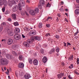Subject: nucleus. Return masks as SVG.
Instances as JSON below:
<instances>
[{"instance_id":"27","label":"nucleus","mask_w":79,"mask_h":79,"mask_svg":"<svg viewBox=\"0 0 79 79\" xmlns=\"http://www.w3.org/2000/svg\"><path fill=\"white\" fill-rule=\"evenodd\" d=\"M69 69H72V68H74V65H73V64H71L69 66Z\"/></svg>"},{"instance_id":"56","label":"nucleus","mask_w":79,"mask_h":79,"mask_svg":"<svg viewBox=\"0 0 79 79\" xmlns=\"http://www.w3.org/2000/svg\"><path fill=\"white\" fill-rule=\"evenodd\" d=\"M48 18L49 19H52V17H48Z\"/></svg>"},{"instance_id":"63","label":"nucleus","mask_w":79,"mask_h":79,"mask_svg":"<svg viewBox=\"0 0 79 79\" xmlns=\"http://www.w3.org/2000/svg\"><path fill=\"white\" fill-rule=\"evenodd\" d=\"M4 70H6V67H4Z\"/></svg>"},{"instance_id":"32","label":"nucleus","mask_w":79,"mask_h":79,"mask_svg":"<svg viewBox=\"0 0 79 79\" xmlns=\"http://www.w3.org/2000/svg\"><path fill=\"white\" fill-rule=\"evenodd\" d=\"M1 26H2V27H3V26H6V23H5L3 22L1 24Z\"/></svg>"},{"instance_id":"64","label":"nucleus","mask_w":79,"mask_h":79,"mask_svg":"<svg viewBox=\"0 0 79 79\" xmlns=\"http://www.w3.org/2000/svg\"><path fill=\"white\" fill-rule=\"evenodd\" d=\"M44 46L45 47H47V44H44Z\"/></svg>"},{"instance_id":"23","label":"nucleus","mask_w":79,"mask_h":79,"mask_svg":"<svg viewBox=\"0 0 79 79\" xmlns=\"http://www.w3.org/2000/svg\"><path fill=\"white\" fill-rule=\"evenodd\" d=\"M29 63H30V64H32V60L31 58H29L28 59Z\"/></svg>"},{"instance_id":"16","label":"nucleus","mask_w":79,"mask_h":79,"mask_svg":"<svg viewBox=\"0 0 79 79\" xmlns=\"http://www.w3.org/2000/svg\"><path fill=\"white\" fill-rule=\"evenodd\" d=\"M33 64L35 66H37L38 65V64H39V62H38V60L37 59H35L33 60Z\"/></svg>"},{"instance_id":"18","label":"nucleus","mask_w":79,"mask_h":79,"mask_svg":"<svg viewBox=\"0 0 79 79\" xmlns=\"http://www.w3.org/2000/svg\"><path fill=\"white\" fill-rule=\"evenodd\" d=\"M47 61V58L46 57H44L43 58V62L45 63Z\"/></svg>"},{"instance_id":"26","label":"nucleus","mask_w":79,"mask_h":79,"mask_svg":"<svg viewBox=\"0 0 79 79\" xmlns=\"http://www.w3.org/2000/svg\"><path fill=\"white\" fill-rule=\"evenodd\" d=\"M12 54H14V56H18V54H17L14 51H12Z\"/></svg>"},{"instance_id":"57","label":"nucleus","mask_w":79,"mask_h":79,"mask_svg":"<svg viewBox=\"0 0 79 79\" xmlns=\"http://www.w3.org/2000/svg\"><path fill=\"white\" fill-rule=\"evenodd\" d=\"M65 21H66V22H67V23H68V20H67V19H66V18H65Z\"/></svg>"},{"instance_id":"36","label":"nucleus","mask_w":79,"mask_h":79,"mask_svg":"<svg viewBox=\"0 0 79 79\" xmlns=\"http://www.w3.org/2000/svg\"><path fill=\"white\" fill-rule=\"evenodd\" d=\"M68 77L69 79H73V78L71 77V75H69L68 76Z\"/></svg>"},{"instance_id":"43","label":"nucleus","mask_w":79,"mask_h":79,"mask_svg":"<svg viewBox=\"0 0 79 79\" xmlns=\"http://www.w3.org/2000/svg\"><path fill=\"white\" fill-rule=\"evenodd\" d=\"M59 10L60 11H64V10H63V8H62V7L59 9Z\"/></svg>"},{"instance_id":"35","label":"nucleus","mask_w":79,"mask_h":79,"mask_svg":"<svg viewBox=\"0 0 79 79\" xmlns=\"http://www.w3.org/2000/svg\"><path fill=\"white\" fill-rule=\"evenodd\" d=\"M46 26L47 27H50V24H46Z\"/></svg>"},{"instance_id":"51","label":"nucleus","mask_w":79,"mask_h":79,"mask_svg":"<svg viewBox=\"0 0 79 79\" xmlns=\"http://www.w3.org/2000/svg\"><path fill=\"white\" fill-rule=\"evenodd\" d=\"M22 36L23 39H24V38H25V37H26V36L23 34H22Z\"/></svg>"},{"instance_id":"8","label":"nucleus","mask_w":79,"mask_h":79,"mask_svg":"<svg viewBox=\"0 0 79 79\" xmlns=\"http://www.w3.org/2000/svg\"><path fill=\"white\" fill-rule=\"evenodd\" d=\"M29 35L30 36L34 35L36 34V31L35 30H31L30 32L28 33Z\"/></svg>"},{"instance_id":"44","label":"nucleus","mask_w":79,"mask_h":79,"mask_svg":"<svg viewBox=\"0 0 79 79\" xmlns=\"http://www.w3.org/2000/svg\"><path fill=\"white\" fill-rule=\"evenodd\" d=\"M21 14L22 15V16L24 15V12H21Z\"/></svg>"},{"instance_id":"20","label":"nucleus","mask_w":79,"mask_h":79,"mask_svg":"<svg viewBox=\"0 0 79 79\" xmlns=\"http://www.w3.org/2000/svg\"><path fill=\"white\" fill-rule=\"evenodd\" d=\"M40 3L41 5H44L45 4V2L44 0H40Z\"/></svg>"},{"instance_id":"38","label":"nucleus","mask_w":79,"mask_h":79,"mask_svg":"<svg viewBox=\"0 0 79 79\" xmlns=\"http://www.w3.org/2000/svg\"><path fill=\"white\" fill-rule=\"evenodd\" d=\"M3 27L0 26V32H1L3 30Z\"/></svg>"},{"instance_id":"50","label":"nucleus","mask_w":79,"mask_h":79,"mask_svg":"<svg viewBox=\"0 0 79 79\" xmlns=\"http://www.w3.org/2000/svg\"><path fill=\"white\" fill-rule=\"evenodd\" d=\"M67 46H68L69 45L71 46V44H70V43L68 42H67Z\"/></svg>"},{"instance_id":"48","label":"nucleus","mask_w":79,"mask_h":79,"mask_svg":"<svg viewBox=\"0 0 79 79\" xmlns=\"http://www.w3.org/2000/svg\"><path fill=\"white\" fill-rule=\"evenodd\" d=\"M55 37L56 39H59V36L58 35H56Z\"/></svg>"},{"instance_id":"5","label":"nucleus","mask_w":79,"mask_h":79,"mask_svg":"<svg viewBox=\"0 0 79 79\" xmlns=\"http://www.w3.org/2000/svg\"><path fill=\"white\" fill-rule=\"evenodd\" d=\"M3 5L5 6H7V1L6 0H0V5L2 6Z\"/></svg>"},{"instance_id":"42","label":"nucleus","mask_w":79,"mask_h":79,"mask_svg":"<svg viewBox=\"0 0 79 79\" xmlns=\"http://www.w3.org/2000/svg\"><path fill=\"white\" fill-rule=\"evenodd\" d=\"M77 64H79V58H77Z\"/></svg>"},{"instance_id":"60","label":"nucleus","mask_w":79,"mask_h":79,"mask_svg":"<svg viewBox=\"0 0 79 79\" xmlns=\"http://www.w3.org/2000/svg\"><path fill=\"white\" fill-rule=\"evenodd\" d=\"M65 11H68V9H65Z\"/></svg>"},{"instance_id":"59","label":"nucleus","mask_w":79,"mask_h":79,"mask_svg":"<svg viewBox=\"0 0 79 79\" xmlns=\"http://www.w3.org/2000/svg\"><path fill=\"white\" fill-rule=\"evenodd\" d=\"M27 3H29L30 1H29V0H27Z\"/></svg>"},{"instance_id":"22","label":"nucleus","mask_w":79,"mask_h":79,"mask_svg":"<svg viewBox=\"0 0 79 79\" xmlns=\"http://www.w3.org/2000/svg\"><path fill=\"white\" fill-rule=\"evenodd\" d=\"M75 13L76 15H79V9H76L75 10Z\"/></svg>"},{"instance_id":"55","label":"nucleus","mask_w":79,"mask_h":79,"mask_svg":"<svg viewBox=\"0 0 79 79\" xmlns=\"http://www.w3.org/2000/svg\"><path fill=\"white\" fill-rule=\"evenodd\" d=\"M76 2L78 3H79V0H76Z\"/></svg>"},{"instance_id":"2","label":"nucleus","mask_w":79,"mask_h":79,"mask_svg":"<svg viewBox=\"0 0 79 79\" xmlns=\"http://www.w3.org/2000/svg\"><path fill=\"white\" fill-rule=\"evenodd\" d=\"M20 3L18 4L19 9V10H22V6H24L25 5V3H24V1L23 0H20Z\"/></svg>"},{"instance_id":"9","label":"nucleus","mask_w":79,"mask_h":79,"mask_svg":"<svg viewBox=\"0 0 79 79\" xmlns=\"http://www.w3.org/2000/svg\"><path fill=\"white\" fill-rule=\"evenodd\" d=\"M14 38L15 40H19L20 39V36L18 34H16L14 36Z\"/></svg>"},{"instance_id":"14","label":"nucleus","mask_w":79,"mask_h":79,"mask_svg":"<svg viewBox=\"0 0 79 79\" xmlns=\"http://www.w3.org/2000/svg\"><path fill=\"white\" fill-rule=\"evenodd\" d=\"M64 74L63 73H61L57 75V78L58 79H61L62 77H63Z\"/></svg>"},{"instance_id":"11","label":"nucleus","mask_w":79,"mask_h":79,"mask_svg":"<svg viewBox=\"0 0 79 79\" xmlns=\"http://www.w3.org/2000/svg\"><path fill=\"white\" fill-rule=\"evenodd\" d=\"M6 58H8V59H9V60L10 59H12V58H13L14 57L13 56L9 54H6Z\"/></svg>"},{"instance_id":"13","label":"nucleus","mask_w":79,"mask_h":79,"mask_svg":"<svg viewBox=\"0 0 79 79\" xmlns=\"http://www.w3.org/2000/svg\"><path fill=\"white\" fill-rule=\"evenodd\" d=\"M18 6H14L12 8V11L14 12L18 10Z\"/></svg>"},{"instance_id":"41","label":"nucleus","mask_w":79,"mask_h":79,"mask_svg":"<svg viewBox=\"0 0 79 79\" xmlns=\"http://www.w3.org/2000/svg\"><path fill=\"white\" fill-rule=\"evenodd\" d=\"M74 73L76 74H77V75H79V73H78V72H77L76 71H75L74 72Z\"/></svg>"},{"instance_id":"1","label":"nucleus","mask_w":79,"mask_h":79,"mask_svg":"<svg viewBox=\"0 0 79 79\" xmlns=\"http://www.w3.org/2000/svg\"><path fill=\"white\" fill-rule=\"evenodd\" d=\"M39 11V9L37 7H36L35 8V10H31L29 11V13L30 15H31L33 16H34L35 15V13H38Z\"/></svg>"},{"instance_id":"31","label":"nucleus","mask_w":79,"mask_h":79,"mask_svg":"<svg viewBox=\"0 0 79 79\" xmlns=\"http://www.w3.org/2000/svg\"><path fill=\"white\" fill-rule=\"evenodd\" d=\"M19 74L20 76H22L23 75V72H22L21 71H20Z\"/></svg>"},{"instance_id":"47","label":"nucleus","mask_w":79,"mask_h":79,"mask_svg":"<svg viewBox=\"0 0 79 79\" xmlns=\"http://www.w3.org/2000/svg\"><path fill=\"white\" fill-rule=\"evenodd\" d=\"M50 33H47L45 35V36L46 37H48V36H50Z\"/></svg>"},{"instance_id":"37","label":"nucleus","mask_w":79,"mask_h":79,"mask_svg":"<svg viewBox=\"0 0 79 79\" xmlns=\"http://www.w3.org/2000/svg\"><path fill=\"white\" fill-rule=\"evenodd\" d=\"M40 52L41 53L43 54V53H44V51L43 49H41L40 50Z\"/></svg>"},{"instance_id":"3","label":"nucleus","mask_w":79,"mask_h":79,"mask_svg":"<svg viewBox=\"0 0 79 79\" xmlns=\"http://www.w3.org/2000/svg\"><path fill=\"white\" fill-rule=\"evenodd\" d=\"M0 62L2 64H8V60L6 58H2L1 59Z\"/></svg>"},{"instance_id":"53","label":"nucleus","mask_w":79,"mask_h":79,"mask_svg":"<svg viewBox=\"0 0 79 79\" xmlns=\"http://www.w3.org/2000/svg\"><path fill=\"white\" fill-rule=\"evenodd\" d=\"M64 47H66V43H65L64 42Z\"/></svg>"},{"instance_id":"58","label":"nucleus","mask_w":79,"mask_h":79,"mask_svg":"<svg viewBox=\"0 0 79 79\" xmlns=\"http://www.w3.org/2000/svg\"><path fill=\"white\" fill-rule=\"evenodd\" d=\"M9 73L8 72H6V73L7 74H9Z\"/></svg>"},{"instance_id":"29","label":"nucleus","mask_w":79,"mask_h":79,"mask_svg":"<svg viewBox=\"0 0 79 79\" xmlns=\"http://www.w3.org/2000/svg\"><path fill=\"white\" fill-rule=\"evenodd\" d=\"M14 24L15 26H19V23H18V22H14Z\"/></svg>"},{"instance_id":"39","label":"nucleus","mask_w":79,"mask_h":79,"mask_svg":"<svg viewBox=\"0 0 79 79\" xmlns=\"http://www.w3.org/2000/svg\"><path fill=\"white\" fill-rule=\"evenodd\" d=\"M2 12L3 13L5 12V7L2 9Z\"/></svg>"},{"instance_id":"4","label":"nucleus","mask_w":79,"mask_h":79,"mask_svg":"<svg viewBox=\"0 0 79 79\" xmlns=\"http://www.w3.org/2000/svg\"><path fill=\"white\" fill-rule=\"evenodd\" d=\"M31 40L29 39L27 40V42H24L23 43V45L25 47H29V45L31 44Z\"/></svg>"},{"instance_id":"28","label":"nucleus","mask_w":79,"mask_h":79,"mask_svg":"<svg viewBox=\"0 0 79 79\" xmlns=\"http://www.w3.org/2000/svg\"><path fill=\"white\" fill-rule=\"evenodd\" d=\"M56 52H59V51H60V48H58V47H56Z\"/></svg>"},{"instance_id":"45","label":"nucleus","mask_w":79,"mask_h":79,"mask_svg":"<svg viewBox=\"0 0 79 79\" xmlns=\"http://www.w3.org/2000/svg\"><path fill=\"white\" fill-rule=\"evenodd\" d=\"M16 47H17V45H16V44L12 45V47H13V48H16Z\"/></svg>"},{"instance_id":"62","label":"nucleus","mask_w":79,"mask_h":79,"mask_svg":"<svg viewBox=\"0 0 79 79\" xmlns=\"http://www.w3.org/2000/svg\"><path fill=\"white\" fill-rule=\"evenodd\" d=\"M25 13H26V15H27V16L29 15V14H28L26 12H25Z\"/></svg>"},{"instance_id":"25","label":"nucleus","mask_w":79,"mask_h":79,"mask_svg":"<svg viewBox=\"0 0 79 79\" xmlns=\"http://www.w3.org/2000/svg\"><path fill=\"white\" fill-rule=\"evenodd\" d=\"M55 52V48H52L51 50L50 53H54Z\"/></svg>"},{"instance_id":"7","label":"nucleus","mask_w":79,"mask_h":79,"mask_svg":"<svg viewBox=\"0 0 79 79\" xmlns=\"http://www.w3.org/2000/svg\"><path fill=\"white\" fill-rule=\"evenodd\" d=\"M7 33L9 36H13V35L14 34L13 31L9 29H7Z\"/></svg>"},{"instance_id":"15","label":"nucleus","mask_w":79,"mask_h":79,"mask_svg":"<svg viewBox=\"0 0 79 79\" xmlns=\"http://www.w3.org/2000/svg\"><path fill=\"white\" fill-rule=\"evenodd\" d=\"M25 79H29L30 77H31V75L27 73L24 76Z\"/></svg>"},{"instance_id":"10","label":"nucleus","mask_w":79,"mask_h":79,"mask_svg":"<svg viewBox=\"0 0 79 79\" xmlns=\"http://www.w3.org/2000/svg\"><path fill=\"white\" fill-rule=\"evenodd\" d=\"M13 42V40L11 39H9L7 41V44L8 45H11Z\"/></svg>"},{"instance_id":"54","label":"nucleus","mask_w":79,"mask_h":79,"mask_svg":"<svg viewBox=\"0 0 79 79\" xmlns=\"http://www.w3.org/2000/svg\"><path fill=\"white\" fill-rule=\"evenodd\" d=\"M57 16L59 17H61V15H60V14H57Z\"/></svg>"},{"instance_id":"12","label":"nucleus","mask_w":79,"mask_h":79,"mask_svg":"<svg viewBox=\"0 0 79 79\" xmlns=\"http://www.w3.org/2000/svg\"><path fill=\"white\" fill-rule=\"evenodd\" d=\"M18 66L19 68H24V64L22 62H20L18 64Z\"/></svg>"},{"instance_id":"61","label":"nucleus","mask_w":79,"mask_h":79,"mask_svg":"<svg viewBox=\"0 0 79 79\" xmlns=\"http://www.w3.org/2000/svg\"><path fill=\"white\" fill-rule=\"evenodd\" d=\"M31 40H34V39L33 38H32L31 39Z\"/></svg>"},{"instance_id":"49","label":"nucleus","mask_w":79,"mask_h":79,"mask_svg":"<svg viewBox=\"0 0 79 79\" xmlns=\"http://www.w3.org/2000/svg\"><path fill=\"white\" fill-rule=\"evenodd\" d=\"M78 32H79L77 31L75 33L74 35V36H75L76 35H77V34H78Z\"/></svg>"},{"instance_id":"6","label":"nucleus","mask_w":79,"mask_h":79,"mask_svg":"<svg viewBox=\"0 0 79 79\" xmlns=\"http://www.w3.org/2000/svg\"><path fill=\"white\" fill-rule=\"evenodd\" d=\"M15 1L14 0H12L11 1L10 0H9L8 1V4L9 6H13V5H14V4H15Z\"/></svg>"},{"instance_id":"30","label":"nucleus","mask_w":79,"mask_h":79,"mask_svg":"<svg viewBox=\"0 0 79 79\" xmlns=\"http://www.w3.org/2000/svg\"><path fill=\"white\" fill-rule=\"evenodd\" d=\"M38 27H39V28H41L42 27V23H40L39 24Z\"/></svg>"},{"instance_id":"46","label":"nucleus","mask_w":79,"mask_h":79,"mask_svg":"<svg viewBox=\"0 0 79 79\" xmlns=\"http://www.w3.org/2000/svg\"><path fill=\"white\" fill-rule=\"evenodd\" d=\"M46 6L47 7H50V4H49V3H48V4H47Z\"/></svg>"},{"instance_id":"52","label":"nucleus","mask_w":79,"mask_h":79,"mask_svg":"<svg viewBox=\"0 0 79 79\" xmlns=\"http://www.w3.org/2000/svg\"><path fill=\"white\" fill-rule=\"evenodd\" d=\"M8 21H11V19L10 18H9L8 19Z\"/></svg>"},{"instance_id":"17","label":"nucleus","mask_w":79,"mask_h":79,"mask_svg":"<svg viewBox=\"0 0 79 79\" xmlns=\"http://www.w3.org/2000/svg\"><path fill=\"white\" fill-rule=\"evenodd\" d=\"M14 32L15 34H18L20 32V29L18 28H17L15 29Z\"/></svg>"},{"instance_id":"21","label":"nucleus","mask_w":79,"mask_h":79,"mask_svg":"<svg viewBox=\"0 0 79 79\" xmlns=\"http://www.w3.org/2000/svg\"><path fill=\"white\" fill-rule=\"evenodd\" d=\"M12 17L13 19H15V20L16 19V15L15 14H12Z\"/></svg>"},{"instance_id":"34","label":"nucleus","mask_w":79,"mask_h":79,"mask_svg":"<svg viewBox=\"0 0 79 79\" xmlns=\"http://www.w3.org/2000/svg\"><path fill=\"white\" fill-rule=\"evenodd\" d=\"M19 58L20 60H21L22 59H23V56H19Z\"/></svg>"},{"instance_id":"19","label":"nucleus","mask_w":79,"mask_h":79,"mask_svg":"<svg viewBox=\"0 0 79 79\" xmlns=\"http://www.w3.org/2000/svg\"><path fill=\"white\" fill-rule=\"evenodd\" d=\"M34 39L36 40H38L39 41L40 40V37L37 36H34Z\"/></svg>"},{"instance_id":"33","label":"nucleus","mask_w":79,"mask_h":79,"mask_svg":"<svg viewBox=\"0 0 79 79\" xmlns=\"http://www.w3.org/2000/svg\"><path fill=\"white\" fill-rule=\"evenodd\" d=\"M42 5H38V8L39 9H40V10H41L42 8Z\"/></svg>"},{"instance_id":"40","label":"nucleus","mask_w":79,"mask_h":79,"mask_svg":"<svg viewBox=\"0 0 79 79\" xmlns=\"http://www.w3.org/2000/svg\"><path fill=\"white\" fill-rule=\"evenodd\" d=\"M9 13H10V12H9V11H8V10L6 11L5 12V14L6 15H7L8 14H9Z\"/></svg>"},{"instance_id":"24","label":"nucleus","mask_w":79,"mask_h":79,"mask_svg":"<svg viewBox=\"0 0 79 79\" xmlns=\"http://www.w3.org/2000/svg\"><path fill=\"white\" fill-rule=\"evenodd\" d=\"M73 60V56H71L69 58L68 60L70 61H72Z\"/></svg>"}]
</instances>
